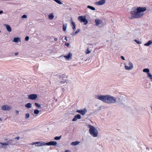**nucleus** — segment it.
<instances>
[{
    "mask_svg": "<svg viewBox=\"0 0 152 152\" xmlns=\"http://www.w3.org/2000/svg\"><path fill=\"white\" fill-rule=\"evenodd\" d=\"M81 118V115L79 114H77V115L75 116L74 117L72 120V121H76L77 120V119H80Z\"/></svg>",
    "mask_w": 152,
    "mask_h": 152,
    "instance_id": "14",
    "label": "nucleus"
},
{
    "mask_svg": "<svg viewBox=\"0 0 152 152\" xmlns=\"http://www.w3.org/2000/svg\"><path fill=\"white\" fill-rule=\"evenodd\" d=\"M125 69L127 70H128L132 69L131 68V67L130 66H128L126 65L125 66Z\"/></svg>",
    "mask_w": 152,
    "mask_h": 152,
    "instance_id": "27",
    "label": "nucleus"
},
{
    "mask_svg": "<svg viewBox=\"0 0 152 152\" xmlns=\"http://www.w3.org/2000/svg\"><path fill=\"white\" fill-rule=\"evenodd\" d=\"M90 53V51H89L88 49L87 51V52H86V54H88Z\"/></svg>",
    "mask_w": 152,
    "mask_h": 152,
    "instance_id": "42",
    "label": "nucleus"
},
{
    "mask_svg": "<svg viewBox=\"0 0 152 152\" xmlns=\"http://www.w3.org/2000/svg\"><path fill=\"white\" fill-rule=\"evenodd\" d=\"M65 152H70V151H69V150H66V151H65Z\"/></svg>",
    "mask_w": 152,
    "mask_h": 152,
    "instance_id": "49",
    "label": "nucleus"
},
{
    "mask_svg": "<svg viewBox=\"0 0 152 152\" xmlns=\"http://www.w3.org/2000/svg\"><path fill=\"white\" fill-rule=\"evenodd\" d=\"M106 2V0H100L98 2H96L95 4L97 5H102L104 4Z\"/></svg>",
    "mask_w": 152,
    "mask_h": 152,
    "instance_id": "13",
    "label": "nucleus"
},
{
    "mask_svg": "<svg viewBox=\"0 0 152 152\" xmlns=\"http://www.w3.org/2000/svg\"><path fill=\"white\" fill-rule=\"evenodd\" d=\"M3 13V11L2 10L0 11V14H2Z\"/></svg>",
    "mask_w": 152,
    "mask_h": 152,
    "instance_id": "45",
    "label": "nucleus"
},
{
    "mask_svg": "<svg viewBox=\"0 0 152 152\" xmlns=\"http://www.w3.org/2000/svg\"><path fill=\"white\" fill-rule=\"evenodd\" d=\"M39 111L37 109H36L34 110V113L35 114H37L39 113Z\"/></svg>",
    "mask_w": 152,
    "mask_h": 152,
    "instance_id": "31",
    "label": "nucleus"
},
{
    "mask_svg": "<svg viewBox=\"0 0 152 152\" xmlns=\"http://www.w3.org/2000/svg\"><path fill=\"white\" fill-rule=\"evenodd\" d=\"M87 110L86 108H84L83 109L80 110H77L76 112L79 113L82 115H84L87 112Z\"/></svg>",
    "mask_w": 152,
    "mask_h": 152,
    "instance_id": "11",
    "label": "nucleus"
},
{
    "mask_svg": "<svg viewBox=\"0 0 152 152\" xmlns=\"http://www.w3.org/2000/svg\"><path fill=\"white\" fill-rule=\"evenodd\" d=\"M35 105L38 108H40L41 107V105L37 103H35Z\"/></svg>",
    "mask_w": 152,
    "mask_h": 152,
    "instance_id": "30",
    "label": "nucleus"
},
{
    "mask_svg": "<svg viewBox=\"0 0 152 152\" xmlns=\"http://www.w3.org/2000/svg\"><path fill=\"white\" fill-rule=\"evenodd\" d=\"M149 78L151 80H152V75H151V76Z\"/></svg>",
    "mask_w": 152,
    "mask_h": 152,
    "instance_id": "47",
    "label": "nucleus"
},
{
    "mask_svg": "<svg viewBox=\"0 0 152 152\" xmlns=\"http://www.w3.org/2000/svg\"><path fill=\"white\" fill-rule=\"evenodd\" d=\"M152 43V42L151 40H149L148 42L144 44L145 46H149L150 44Z\"/></svg>",
    "mask_w": 152,
    "mask_h": 152,
    "instance_id": "24",
    "label": "nucleus"
},
{
    "mask_svg": "<svg viewBox=\"0 0 152 152\" xmlns=\"http://www.w3.org/2000/svg\"><path fill=\"white\" fill-rule=\"evenodd\" d=\"M65 39L66 41H67V39H66V37H65Z\"/></svg>",
    "mask_w": 152,
    "mask_h": 152,
    "instance_id": "50",
    "label": "nucleus"
},
{
    "mask_svg": "<svg viewBox=\"0 0 152 152\" xmlns=\"http://www.w3.org/2000/svg\"><path fill=\"white\" fill-rule=\"evenodd\" d=\"M25 106L27 108H30L32 107V104L30 103H28L25 105Z\"/></svg>",
    "mask_w": 152,
    "mask_h": 152,
    "instance_id": "19",
    "label": "nucleus"
},
{
    "mask_svg": "<svg viewBox=\"0 0 152 152\" xmlns=\"http://www.w3.org/2000/svg\"><path fill=\"white\" fill-rule=\"evenodd\" d=\"M143 72L147 73L148 76L149 77L151 76V75L149 73L150 70L148 68H145L143 70Z\"/></svg>",
    "mask_w": 152,
    "mask_h": 152,
    "instance_id": "15",
    "label": "nucleus"
},
{
    "mask_svg": "<svg viewBox=\"0 0 152 152\" xmlns=\"http://www.w3.org/2000/svg\"><path fill=\"white\" fill-rule=\"evenodd\" d=\"M69 43H66V42L65 43V45L67 47L69 46Z\"/></svg>",
    "mask_w": 152,
    "mask_h": 152,
    "instance_id": "40",
    "label": "nucleus"
},
{
    "mask_svg": "<svg viewBox=\"0 0 152 152\" xmlns=\"http://www.w3.org/2000/svg\"><path fill=\"white\" fill-rule=\"evenodd\" d=\"M29 39V37L28 36H26L25 38V40L26 41H28Z\"/></svg>",
    "mask_w": 152,
    "mask_h": 152,
    "instance_id": "38",
    "label": "nucleus"
},
{
    "mask_svg": "<svg viewBox=\"0 0 152 152\" xmlns=\"http://www.w3.org/2000/svg\"><path fill=\"white\" fill-rule=\"evenodd\" d=\"M15 113H16V115L18 114L19 113L18 111L17 110H15Z\"/></svg>",
    "mask_w": 152,
    "mask_h": 152,
    "instance_id": "41",
    "label": "nucleus"
},
{
    "mask_svg": "<svg viewBox=\"0 0 152 152\" xmlns=\"http://www.w3.org/2000/svg\"><path fill=\"white\" fill-rule=\"evenodd\" d=\"M61 136L59 137H56L54 138V139L55 140H59L61 138Z\"/></svg>",
    "mask_w": 152,
    "mask_h": 152,
    "instance_id": "33",
    "label": "nucleus"
},
{
    "mask_svg": "<svg viewBox=\"0 0 152 152\" xmlns=\"http://www.w3.org/2000/svg\"><path fill=\"white\" fill-rule=\"evenodd\" d=\"M95 25L99 27H102L104 25L102 20L99 19H96L95 20Z\"/></svg>",
    "mask_w": 152,
    "mask_h": 152,
    "instance_id": "5",
    "label": "nucleus"
},
{
    "mask_svg": "<svg viewBox=\"0 0 152 152\" xmlns=\"http://www.w3.org/2000/svg\"><path fill=\"white\" fill-rule=\"evenodd\" d=\"M88 127L89 128V133H98L99 131L93 126L89 125Z\"/></svg>",
    "mask_w": 152,
    "mask_h": 152,
    "instance_id": "6",
    "label": "nucleus"
},
{
    "mask_svg": "<svg viewBox=\"0 0 152 152\" xmlns=\"http://www.w3.org/2000/svg\"><path fill=\"white\" fill-rule=\"evenodd\" d=\"M72 56V54L70 53H69L67 55L64 56V57L66 59H69Z\"/></svg>",
    "mask_w": 152,
    "mask_h": 152,
    "instance_id": "20",
    "label": "nucleus"
},
{
    "mask_svg": "<svg viewBox=\"0 0 152 152\" xmlns=\"http://www.w3.org/2000/svg\"><path fill=\"white\" fill-rule=\"evenodd\" d=\"M67 25L66 24H63V30L65 31Z\"/></svg>",
    "mask_w": 152,
    "mask_h": 152,
    "instance_id": "25",
    "label": "nucleus"
},
{
    "mask_svg": "<svg viewBox=\"0 0 152 152\" xmlns=\"http://www.w3.org/2000/svg\"><path fill=\"white\" fill-rule=\"evenodd\" d=\"M30 116V115L28 113H27L25 114V118L26 119H27Z\"/></svg>",
    "mask_w": 152,
    "mask_h": 152,
    "instance_id": "29",
    "label": "nucleus"
},
{
    "mask_svg": "<svg viewBox=\"0 0 152 152\" xmlns=\"http://www.w3.org/2000/svg\"><path fill=\"white\" fill-rule=\"evenodd\" d=\"M71 35L72 36H75L76 34H75V32H74L72 33L71 34Z\"/></svg>",
    "mask_w": 152,
    "mask_h": 152,
    "instance_id": "39",
    "label": "nucleus"
},
{
    "mask_svg": "<svg viewBox=\"0 0 152 152\" xmlns=\"http://www.w3.org/2000/svg\"><path fill=\"white\" fill-rule=\"evenodd\" d=\"M53 0L59 4H62V3L61 2V1L60 0Z\"/></svg>",
    "mask_w": 152,
    "mask_h": 152,
    "instance_id": "28",
    "label": "nucleus"
},
{
    "mask_svg": "<svg viewBox=\"0 0 152 152\" xmlns=\"http://www.w3.org/2000/svg\"><path fill=\"white\" fill-rule=\"evenodd\" d=\"M97 97L98 99L107 104H114L117 102L115 97L110 95H101Z\"/></svg>",
    "mask_w": 152,
    "mask_h": 152,
    "instance_id": "2",
    "label": "nucleus"
},
{
    "mask_svg": "<svg viewBox=\"0 0 152 152\" xmlns=\"http://www.w3.org/2000/svg\"><path fill=\"white\" fill-rule=\"evenodd\" d=\"M1 32V31L0 30V33Z\"/></svg>",
    "mask_w": 152,
    "mask_h": 152,
    "instance_id": "53",
    "label": "nucleus"
},
{
    "mask_svg": "<svg viewBox=\"0 0 152 152\" xmlns=\"http://www.w3.org/2000/svg\"><path fill=\"white\" fill-rule=\"evenodd\" d=\"M54 40L55 41H56L58 40V39L57 38H54Z\"/></svg>",
    "mask_w": 152,
    "mask_h": 152,
    "instance_id": "46",
    "label": "nucleus"
},
{
    "mask_svg": "<svg viewBox=\"0 0 152 152\" xmlns=\"http://www.w3.org/2000/svg\"><path fill=\"white\" fill-rule=\"evenodd\" d=\"M87 7L88 8L91 10H95V8L94 7H92L91 6L88 5L87 6Z\"/></svg>",
    "mask_w": 152,
    "mask_h": 152,
    "instance_id": "26",
    "label": "nucleus"
},
{
    "mask_svg": "<svg viewBox=\"0 0 152 152\" xmlns=\"http://www.w3.org/2000/svg\"><path fill=\"white\" fill-rule=\"evenodd\" d=\"M80 29H77L76 31L75 32V34H77L80 31Z\"/></svg>",
    "mask_w": 152,
    "mask_h": 152,
    "instance_id": "36",
    "label": "nucleus"
},
{
    "mask_svg": "<svg viewBox=\"0 0 152 152\" xmlns=\"http://www.w3.org/2000/svg\"><path fill=\"white\" fill-rule=\"evenodd\" d=\"M121 59L123 60H125V58H124V57L123 56H121Z\"/></svg>",
    "mask_w": 152,
    "mask_h": 152,
    "instance_id": "43",
    "label": "nucleus"
},
{
    "mask_svg": "<svg viewBox=\"0 0 152 152\" xmlns=\"http://www.w3.org/2000/svg\"><path fill=\"white\" fill-rule=\"evenodd\" d=\"M134 41H135L137 44H141V43H142L141 42L139 41L137 39L134 40Z\"/></svg>",
    "mask_w": 152,
    "mask_h": 152,
    "instance_id": "35",
    "label": "nucleus"
},
{
    "mask_svg": "<svg viewBox=\"0 0 152 152\" xmlns=\"http://www.w3.org/2000/svg\"><path fill=\"white\" fill-rule=\"evenodd\" d=\"M57 144V142L54 141H50L47 143L45 142V145L55 146Z\"/></svg>",
    "mask_w": 152,
    "mask_h": 152,
    "instance_id": "12",
    "label": "nucleus"
},
{
    "mask_svg": "<svg viewBox=\"0 0 152 152\" xmlns=\"http://www.w3.org/2000/svg\"><path fill=\"white\" fill-rule=\"evenodd\" d=\"M71 24L73 26V27H72V28L73 29L74 31H75V30L76 29V25L75 23L73 22V21H72L71 22Z\"/></svg>",
    "mask_w": 152,
    "mask_h": 152,
    "instance_id": "23",
    "label": "nucleus"
},
{
    "mask_svg": "<svg viewBox=\"0 0 152 152\" xmlns=\"http://www.w3.org/2000/svg\"><path fill=\"white\" fill-rule=\"evenodd\" d=\"M54 17L53 14V13H50L48 15V18L50 20H53Z\"/></svg>",
    "mask_w": 152,
    "mask_h": 152,
    "instance_id": "21",
    "label": "nucleus"
},
{
    "mask_svg": "<svg viewBox=\"0 0 152 152\" xmlns=\"http://www.w3.org/2000/svg\"><path fill=\"white\" fill-rule=\"evenodd\" d=\"M151 110H152V106L151 107Z\"/></svg>",
    "mask_w": 152,
    "mask_h": 152,
    "instance_id": "52",
    "label": "nucleus"
},
{
    "mask_svg": "<svg viewBox=\"0 0 152 152\" xmlns=\"http://www.w3.org/2000/svg\"><path fill=\"white\" fill-rule=\"evenodd\" d=\"M18 54V53H15V55L16 56Z\"/></svg>",
    "mask_w": 152,
    "mask_h": 152,
    "instance_id": "48",
    "label": "nucleus"
},
{
    "mask_svg": "<svg viewBox=\"0 0 152 152\" xmlns=\"http://www.w3.org/2000/svg\"><path fill=\"white\" fill-rule=\"evenodd\" d=\"M1 109L3 110L9 111L11 110L12 107L8 105H5L2 106Z\"/></svg>",
    "mask_w": 152,
    "mask_h": 152,
    "instance_id": "7",
    "label": "nucleus"
},
{
    "mask_svg": "<svg viewBox=\"0 0 152 152\" xmlns=\"http://www.w3.org/2000/svg\"><path fill=\"white\" fill-rule=\"evenodd\" d=\"M60 77L61 79V83H65L67 80V77L65 75L62 74L60 75Z\"/></svg>",
    "mask_w": 152,
    "mask_h": 152,
    "instance_id": "10",
    "label": "nucleus"
},
{
    "mask_svg": "<svg viewBox=\"0 0 152 152\" xmlns=\"http://www.w3.org/2000/svg\"><path fill=\"white\" fill-rule=\"evenodd\" d=\"M78 19L81 23L83 22L85 25H86L88 23V21L86 19L85 16H79L78 17Z\"/></svg>",
    "mask_w": 152,
    "mask_h": 152,
    "instance_id": "3",
    "label": "nucleus"
},
{
    "mask_svg": "<svg viewBox=\"0 0 152 152\" xmlns=\"http://www.w3.org/2000/svg\"><path fill=\"white\" fill-rule=\"evenodd\" d=\"M118 99L116 102L120 103V102H122L123 101H124L125 99L123 98L122 96H119L117 98Z\"/></svg>",
    "mask_w": 152,
    "mask_h": 152,
    "instance_id": "16",
    "label": "nucleus"
},
{
    "mask_svg": "<svg viewBox=\"0 0 152 152\" xmlns=\"http://www.w3.org/2000/svg\"><path fill=\"white\" fill-rule=\"evenodd\" d=\"M20 41V38L18 37H15L14 38L12 41L15 43H18Z\"/></svg>",
    "mask_w": 152,
    "mask_h": 152,
    "instance_id": "18",
    "label": "nucleus"
},
{
    "mask_svg": "<svg viewBox=\"0 0 152 152\" xmlns=\"http://www.w3.org/2000/svg\"><path fill=\"white\" fill-rule=\"evenodd\" d=\"M0 121H2V119H1V118H0Z\"/></svg>",
    "mask_w": 152,
    "mask_h": 152,
    "instance_id": "51",
    "label": "nucleus"
},
{
    "mask_svg": "<svg viewBox=\"0 0 152 152\" xmlns=\"http://www.w3.org/2000/svg\"><path fill=\"white\" fill-rule=\"evenodd\" d=\"M30 144L31 145H35L36 146H40L45 145V142H43L42 141L32 143Z\"/></svg>",
    "mask_w": 152,
    "mask_h": 152,
    "instance_id": "8",
    "label": "nucleus"
},
{
    "mask_svg": "<svg viewBox=\"0 0 152 152\" xmlns=\"http://www.w3.org/2000/svg\"><path fill=\"white\" fill-rule=\"evenodd\" d=\"M98 134H91V135L94 137H96L97 136Z\"/></svg>",
    "mask_w": 152,
    "mask_h": 152,
    "instance_id": "34",
    "label": "nucleus"
},
{
    "mask_svg": "<svg viewBox=\"0 0 152 152\" xmlns=\"http://www.w3.org/2000/svg\"><path fill=\"white\" fill-rule=\"evenodd\" d=\"M15 139L16 140H19V137H17L15 138Z\"/></svg>",
    "mask_w": 152,
    "mask_h": 152,
    "instance_id": "44",
    "label": "nucleus"
},
{
    "mask_svg": "<svg viewBox=\"0 0 152 152\" xmlns=\"http://www.w3.org/2000/svg\"><path fill=\"white\" fill-rule=\"evenodd\" d=\"M146 10L145 7H134L130 11L131 17L132 18H140L143 15V12Z\"/></svg>",
    "mask_w": 152,
    "mask_h": 152,
    "instance_id": "1",
    "label": "nucleus"
},
{
    "mask_svg": "<svg viewBox=\"0 0 152 152\" xmlns=\"http://www.w3.org/2000/svg\"><path fill=\"white\" fill-rule=\"evenodd\" d=\"M27 18V16L26 15H23L21 17L22 18Z\"/></svg>",
    "mask_w": 152,
    "mask_h": 152,
    "instance_id": "37",
    "label": "nucleus"
},
{
    "mask_svg": "<svg viewBox=\"0 0 152 152\" xmlns=\"http://www.w3.org/2000/svg\"><path fill=\"white\" fill-rule=\"evenodd\" d=\"M79 143V142L77 141L73 142L71 143V145H76L78 144Z\"/></svg>",
    "mask_w": 152,
    "mask_h": 152,
    "instance_id": "22",
    "label": "nucleus"
},
{
    "mask_svg": "<svg viewBox=\"0 0 152 152\" xmlns=\"http://www.w3.org/2000/svg\"><path fill=\"white\" fill-rule=\"evenodd\" d=\"M12 141V140H10L7 141L6 142H0V148H4V146L8 145H13Z\"/></svg>",
    "mask_w": 152,
    "mask_h": 152,
    "instance_id": "4",
    "label": "nucleus"
},
{
    "mask_svg": "<svg viewBox=\"0 0 152 152\" xmlns=\"http://www.w3.org/2000/svg\"><path fill=\"white\" fill-rule=\"evenodd\" d=\"M4 26L6 27L7 30L8 32H11L12 31V28L8 24H4Z\"/></svg>",
    "mask_w": 152,
    "mask_h": 152,
    "instance_id": "17",
    "label": "nucleus"
},
{
    "mask_svg": "<svg viewBox=\"0 0 152 152\" xmlns=\"http://www.w3.org/2000/svg\"><path fill=\"white\" fill-rule=\"evenodd\" d=\"M129 65L130 66L132 69L133 68V65L132 63V62H130L129 63Z\"/></svg>",
    "mask_w": 152,
    "mask_h": 152,
    "instance_id": "32",
    "label": "nucleus"
},
{
    "mask_svg": "<svg viewBox=\"0 0 152 152\" xmlns=\"http://www.w3.org/2000/svg\"><path fill=\"white\" fill-rule=\"evenodd\" d=\"M37 97V95L36 94H31L28 95V99L31 100H34Z\"/></svg>",
    "mask_w": 152,
    "mask_h": 152,
    "instance_id": "9",
    "label": "nucleus"
}]
</instances>
